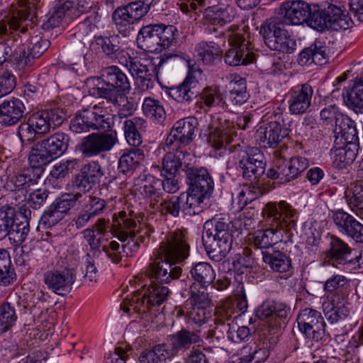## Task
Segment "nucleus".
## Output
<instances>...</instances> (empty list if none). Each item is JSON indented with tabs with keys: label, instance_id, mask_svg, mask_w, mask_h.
<instances>
[{
	"label": "nucleus",
	"instance_id": "1",
	"mask_svg": "<svg viewBox=\"0 0 363 363\" xmlns=\"http://www.w3.org/2000/svg\"><path fill=\"white\" fill-rule=\"evenodd\" d=\"M268 228L255 231L252 234V244L258 249L264 250L282 242L292 235L296 230L298 218L297 210L286 201L268 202L262 211Z\"/></svg>",
	"mask_w": 363,
	"mask_h": 363
},
{
	"label": "nucleus",
	"instance_id": "2",
	"mask_svg": "<svg viewBox=\"0 0 363 363\" xmlns=\"http://www.w3.org/2000/svg\"><path fill=\"white\" fill-rule=\"evenodd\" d=\"M40 0H18L9 14L0 21V60L2 62L9 60L17 52L18 34L13 30L25 33L28 27L32 28L37 21V11Z\"/></svg>",
	"mask_w": 363,
	"mask_h": 363
},
{
	"label": "nucleus",
	"instance_id": "3",
	"mask_svg": "<svg viewBox=\"0 0 363 363\" xmlns=\"http://www.w3.org/2000/svg\"><path fill=\"white\" fill-rule=\"evenodd\" d=\"M179 52L164 53L160 57H132L128 54L121 57L120 64L125 65L131 75L135 78L137 86L143 91H147L154 84L152 77H158L160 72L169 67L170 62L180 57Z\"/></svg>",
	"mask_w": 363,
	"mask_h": 363
},
{
	"label": "nucleus",
	"instance_id": "4",
	"mask_svg": "<svg viewBox=\"0 0 363 363\" xmlns=\"http://www.w3.org/2000/svg\"><path fill=\"white\" fill-rule=\"evenodd\" d=\"M203 243L208 257L218 262L232 248L233 235L230 223L225 218L215 216L203 224Z\"/></svg>",
	"mask_w": 363,
	"mask_h": 363
},
{
	"label": "nucleus",
	"instance_id": "5",
	"mask_svg": "<svg viewBox=\"0 0 363 363\" xmlns=\"http://www.w3.org/2000/svg\"><path fill=\"white\" fill-rule=\"evenodd\" d=\"M138 284L142 288L141 291H136L131 296L127 297L121 304V308L128 313L133 311L137 313H145L150 306H160L164 303L169 295V290L167 287L157 284H150L146 287L144 284L143 276L138 275L130 281Z\"/></svg>",
	"mask_w": 363,
	"mask_h": 363
},
{
	"label": "nucleus",
	"instance_id": "6",
	"mask_svg": "<svg viewBox=\"0 0 363 363\" xmlns=\"http://www.w3.org/2000/svg\"><path fill=\"white\" fill-rule=\"evenodd\" d=\"M65 118L64 111L59 108L34 112L26 122L18 125L17 135L23 143H30L37 135L46 134L52 128L60 125Z\"/></svg>",
	"mask_w": 363,
	"mask_h": 363
},
{
	"label": "nucleus",
	"instance_id": "7",
	"mask_svg": "<svg viewBox=\"0 0 363 363\" xmlns=\"http://www.w3.org/2000/svg\"><path fill=\"white\" fill-rule=\"evenodd\" d=\"M97 81L96 86L90 89V94L104 99L113 104H118V96L128 93L130 89L127 76L115 65L101 69Z\"/></svg>",
	"mask_w": 363,
	"mask_h": 363
},
{
	"label": "nucleus",
	"instance_id": "8",
	"mask_svg": "<svg viewBox=\"0 0 363 363\" xmlns=\"http://www.w3.org/2000/svg\"><path fill=\"white\" fill-rule=\"evenodd\" d=\"M113 125V114L102 102L79 111L71 120L69 128L75 133H82L91 130L106 131Z\"/></svg>",
	"mask_w": 363,
	"mask_h": 363
},
{
	"label": "nucleus",
	"instance_id": "9",
	"mask_svg": "<svg viewBox=\"0 0 363 363\" xmlns=\"http://www.w3.org/2000/svg\"><path fill=\"white\" fill-rule=\"evenodd\" d=\"M223 35L228 38L230 45V48L223 55L226 65L236 67L248 65L255 60V55L250 50V41L246 39L242 29L233 25Z\"/></svg>",
	"mask_w": 363,
	"mask_h": 363
},
{
	"label": "nucleus",
	"instance_id": "10",
	"mask_svg": "<svg viewBox=\"0 0 363 363\" xmlns=\"http://www.w3.org/2000/svg\"><path fill=\"white\" fill-rule=\"evenodd\" d=\"M156 251L169 261L178 264L183 263L189 257L190 253L187 231L177 229L168 232Z\"/></svg>",
	"mask_w": 363,
	"mask_h": 363
},
{
	"label": "nucleus",
	"instance_id": "11",
	"mask_svg": "<svg viewBox=\"0 0 363 363\" xmlns=\"http://www.w3.org/2000/svg\"><path fill=\"white\" fill-rule=\"evenodd\" d=\"M112 228L121 242L135 236V233L150 234L147 228L141 226L138 213L128 207L113 214Z\"/></svg>",
	"mask_w": 363,
	"mask_h": 363
},
{
	"label": "nucleus",
	"instance_id": "12",
	"mask_svg": "<svg viewBox=\"0 0 363 363\" xmlns=\"http://www.w3.org/2000/svg\"><path fill=\"white\" fill-rule=\"evenodd\" d=\"M286 114H276L275 121H271L260 125L255 133L257 142L264 147H277L286 138L291 129L284 123Z\"/></svg>",
	"mask_w": 363,
	"mask_h": 363
},
{
	"label": "nucleus",
	"instance_id": "13",
	"mask_svg": "<svg viewBox=\"0 0 363 363\" xmlns=\"http://www.w3.org/2000/svg\"><path fill=\"white\" fill-rule=\"evenodd\" d=\"M154 256L145 271V275L150 279L151 284L153 280L161 284H168L181 276L182 269L177 265L178 263L165 259L164 256L156 250Z\"/></svg>",
	"mask_w": 363,
	"mask_h": 363
},
{
	"label": "nucleus",
	"instance_id": "14",
	"mask_svg": "<svg viewBox=\"0 0 363 363\" xmlns=\"http://www.w3.org/2000/svg\"><path fill=\"white\" fill-rule=\"evenodd\" d=\"M281 23L270 22L261 26L260 33L266 45L271 50L285 53H292L296 48V41L291 38L286 30L281 27Z\"/></svg>",
	"mask_w": 363,
	"mask_h": 363
},
{
	"label": "nucleus",
	"instance_id": "15",
	"mask_svg": "<svg viewBox=\"0 0 363 363\" xmlns=\"http://www.w3.org/2000/svg\"><path fill=\"white\" fill-rule=\"evenodd\" d=\"M119 142L116 130L108 133H91L79 145V150L85 157H92L110 151Z\"/></svg>",
	"mask_w": 363,
	"mask_h": 363
},
{
	"label": "nucleus",
	"instance_id": "16",
	"mask_svg": "<svg viewBox=\"0 0 363 363\" xmlns=\"http://www.w3.org/2000/svg\"><path fill=\"white\" fill-rule=\"evenodd\" d=\"M197 124V120L194 117L176 121L167 137L166 146L172 150H186V146L193 141Z\"/></svg>",
	"mask_w": 363,
	"mask_h": 363
},
{
	"label": "nucleus",
	"instance_id": "17",
	"mask_svg": "<svg viewBox=\"0 0 363 363\" xmlns=\"http://www.w3.org/2000/svg\"><path fill=\"white\" fill-rule=\"evenodd\" d=\"M296 320L299 330L308 339L314 342L323 340L325 334V323L319 311L306 308L300 311Z\"/></svg>",
	"mask_w": 363,
	"mask_h": 363
},
{
	"label": "nucleus",
	"instance_id": "18",
	"mask_svg": "<svg viewBox=\"0 0 363 363\" xmlns=\"http://www.w3.org/2000/svg\"><path fill=\"white\" fill-rule=\"evenodd\" d=\"M265 167L264 156L258 148H250L238 162L242 177L255 184L264 174Z\"/></svg>",
	"mask_w": 363,
	"mask_h": 363
},
{
	"label": "nucleus",
	"instance_id": "19",
	"mask_svg": "<svg viewBox=\"0 0 363 363\" xmlns=\"http://www.w3.org/2000/svg\"><path fill=\"white\" fill-rule=\"evenodd\" d=\"M313 95V87L308 82L292 87L288 93L289 112L292 115H303L308 112Z\"/></svg>",
	"mask_w": 363,
	"mask_h": 363
},
{
	"label": "nucleus",
	"instance_id": "20",
	"mask_svg": "<svg viewBox=\"0 0 363 363\" xmlns=\"http://www.w3.org/2000/svg\"><path fill=\"white\" fill-rule=\"evenodd\" d=\"M75 279L72 269H53L45 272L43 279L48 289L57 295L65 296L72 291Z\"/></svg>",
	"mask_w": 363,
	"mask_h": 363
},
{
	"label": "nucleus",
	"instance_id": "21",
	"mask_svg": "<svg viewBox=\"0 0 363 363\" xmlns=\"http://www.w3.org/2000/svg\"><path fill=\"white\" fill-rule=\"evenodd\" d=\"M332 219L341 234L355 242L363 244V224L352 215L342 209H338L333 211Z\"/></svg>",
	"mask_w": 363,
	"mask_h": 363
},
{
	"label": "nucleus",
	"instance_id": "22",
	"mask_svg": "<svg viewBox=\"0 0 363 363\" xmlns=\"http://www.w3.org/2000/svg\"><path fill=\"white\" fill-rule=\"evenodd\" d=\"M189 70L184 80L178 86L169 89L168 94L173 99L179 103L190 102L196 96L199 86L198 75L201 72L199 69L191 66L189 62Z\"/></svg>",
	"mask_w": 363,
	"mask_h": 363
},
{
	"label": "nucleus",
	"instance_id": "23",
	"mask_svg": "<svg viewBox=\"0 0 363 363\" xmlns=\"http://www.w3.org/2000/svg\"><path fill=\"white\" fill-rule=\"evenodd\" d=\"M235 135L236 132L233 123L217 117L213 121L207 140L215 150H221L225 148Z\"/></svg>",
	"mask_w": 363,
	"mask_h": 363
},
{
	"label": "nucleus",
	"instance_id": "24",
	"mask_svg": "<svg viewBox=\"0 0 363 363\" xmlns=\"http://www.w3.org/2000/svg\"><path fill=\"white\" fill-rule=\"evenodd\" d=\"M310 13L311 6L302 0L286 1L279 8V15L286 25H301L306 22Z\"/></svg>",
	"mask_w": 363,
	"mask_h": 363
},
{
	"label": "nucleus",
	"instance_id": "25",
	"mask_svg": "<svg viewBox=\"0 0 363 363\" xmlns=\"http://www.w3.org/2000/svg\"><path fill=\"white\" fill-rule=\"evenodd\" d=\"M142 19L131 2L118 6L111 15V21L116 29L123 36H129L134 30L133 25Z\"/></svg>",
	"mask_w": 363,
	"mask_h": 363
},
{
	"label": "nucleus",
	"instance_id": "26",
	"mask_svg": "<svg viewBox=\"0 0 363 363\" xmlns=\"http://www.w3.org/2000/svg\"><path fill=\"white\" fill-rule=\"evenodd\" d=\"M162 180L150 174L144 175L137 179L135 186L139 194L149 203L150 208L157 204L163 197Z\"/></svg>",
	"mask_w": 363,
	"mask_h": 363
},
{
	"label": "nucleus",
	"instance_id": "27",
	"mask_svg": "<svg viewBox=\"0 0 363 363\" xmlns=\"http://www.w3.org/2000/svg\"><path fill=\"white\" fill-rule=\"evenodd\" d=\"M186 175L190 192H196L205 196L213 192L214 182L206 168H189L186 170Z\"/></svg>",
	"mask_w": 363,
	"mask_h": 363
},
{
	"label": "nucleus",
	"instance_id": "28",
	"mask_svg": "<svg viewBox=\"0 0 363 363\" xmlns=\"http://www.w3.org/2000/svg\"><path fill=\"white\" fill-rule=\"evenodd\" d=\"M26 110L23 102L18 98L10 97L0 103V124L10 127L17 124Z\"/></svg>",
	"mask_w": 363,
	"mask_h": 363
},
{
	"label": "nucleus",
	"instance_id": "29",
	"mask_svg": "<svg viewBox=\"0 0 363 363\" xmlns=\"http://www.w3.org/2000/svg\"><path fill=\"white\" fill-rule=\"evenodd\" d=\"M235 17V11L230 6L215 5L208 6L203 12V23L212 26L213 30L230 23Z\"/></svg>",
	"mask_w": 363,
	"mask_h": 363
},
{
	"label": "nucleus",
	"instance_id": "30",
	"mask_svg": "<svg viewBox=\"0 0 363 363\" xmlns=\"http://www.w3.org/2000/svg\"><path fill=\"white\" fill-rule=\"evenodd\" d=\"M262 261L274 272L279 273L281 277L287 278L293 273L291 259L289 256L279 250L269 252L262 251Z\"/></svg>",
	"mask_w": 363,
	"mask_h": 363
},
{
	"label": "nucleus",
	"instance_id": "31",
	"mask_svg": "<svg viewBox=\"0 0 363 363\" xmlns=\"http://www.w3.org/2000/svg\"><path fill=\"white\" fill-rule=\"evenodd\" d=\"M357 150V145H339L335 144L330 150L333 167L337 169H346L355 160Z\"/></svg>",
	"mask_w": 363,
	"mask_h": 363
},
{
	"label": "nucleus",
	"instance_id": "32",
	"mask_svg": "<svg viewBox=\"0 0 363 363\" xmlns=\"http://www.w3.org/2000/svg\"><path fill=\"white\" fill-rule=\"evenodd\" d=\"M335 132L337 134L334 143L336 145H357L359 140L357 130L352 121L347 116H345L335 125Z\"/></svg>",
	"mask_w": 363,
	"mask_h": 363
},
{
	"label": "nucleus",
	"instance_id": "33",
	"mask_svg": "<svg viewBox=\"0 0 363 363\" xmlns=\"http://www.w3.org/2000/svg\"><path fill=\"white\" fill-rule=\"evenodd\" d=\"M156 24L143 26L138 32L137 44L141 50L150 52H160Z\"/></svg>",
	"mask_w": 363,
	"mask_h": 363
},
{
	"label": "nucleus",
	"instance_id": "34",
	"mask_svg": "<svg viewBox=\"0 0 363 363\" xmlns=\"http://www.w3.org/2000/svg\"><path fill=\"white\" fill-rule=\"evenodd\" d=\"M145 160L144 151L140 148L125 150L119 158L118 169L124 174H132Z\"/></svg>",
	"mask_w": 363,
	"mask_h": 363
},
{
	"label": "nucleus",
	"instance_id": "35",
	"mask_svg": "<svg viewBox=\"0 0 363 363\" xmlns=\"http://www.w3.org/2000/svg\"><path fill=\"white\" fill-rule=\"evenodd\" d=\"M352 252L349 245L340 238L335 235L329 237L328 248L326 255L338 264H345Z\"/></svg>",
	"mask_w": 363,
	"mask_h": 363
},
{
	"label": "nucleus",
	"instance_id": "36",
	"mask_svg": "<svg viewBox=\"0 0 363 363\" xmlns=\"http://www.w3.org/2000/svg\"><path fill=\"white\" fill-rule=\"evenodd\" d=\"M50 41L43 38L40 35L32 36L28 47V53L23 51L20 55L18 61L24 66L30 65L32 60L39 57L50 46Z\"/></svg>",
	"mask_w": 363,
	"mask_h": 363
},
{
	"label": "nucleus",
	"instance_id": "37",
	"mask_svg": "<svg viewBox=\"0 0 363 363\" xmlns=\"http://www.w3.org/2000/svg\"><path fill=\"white\" fill-rule=\"evenodd\" d=\"M197 57L204 65H211L223 55L220 46L213 41H201L196 45Z\"/></svg>",
	"mask_w": 363,
	"mask_h": 363
},
{
	"label": "nucleus",
	"instance_id": "38",
	"mask_svg": "<svg viewBox=\"0 0 363 363\" xmlns=\"http://www.w3.org/2000/svg\"><path fill=\"white\" fill-rule=\"evenodd\" d=\"M342 97L345 104L355 112H363V81L355 80L352 87L342 91Z\"/></svg>",
	"mask_w": 363,
	"mask_h": 363
},
{
	"label": "nucleus",
	"instance_id": "39",
	"mask_svg": "<svg viewBox=\"0 0 363 363\" xmlns=\"http://www.w3.org/2000/svg\"><path fill=\"white\" fill-rule=\"evenodd\" d=\"M69 137L62 132H57L46 139L40 141V145L44 147L54 159L62 155L69 145Z\"/></svg>",
	"mask_w": 363,
	"mask_h": 363
},
{
	"label": "nucleus",
	"instance_id": "40",
	"mask_svg": "<svg viewBox=\"0 0 363 363\" xmlns=\"http://www.w3.org/2000/svg\"><path fill=\"white\" fill-rule=\"evenodd\" d=\"M33 184V179L30 176L24 174H19L9 177L6 182V186L8 190L18 194L15 197L16 201L20 203L23 201L28 191V189Z\"/></svg>",
	"mask_w": 363,
	"mask_h": 363
},
{
	"label": "nucleus",
	"instance_id": "41",
	"mask_svg": "<svg viewBox=\"0 0 363 363\" xmlns=\"http://www.w3.org/2000/svg\"><path fill=\"white\" fill-rule=\"evenodd\" d=\"M349 287V280L340 274L332 276L324 284V290L332 295L330 298L341 300L347 295Z\"/></svg>",
	"mask_w": 363,
	"mask_h": 363
},
{
	"label": "nucleus",
	"instance_id": "42",
	"mask_svg": "<svg viewBox=\"0 0 363 363\" xmlns=\"http://www.w3.org/2000/svg\"><path fill=\"white\" fill-rule=\"evenodd\" d=\"M343 300L329 298L323 303V310L326 318L331 323L345 319L349 315V311L343 305Z\"/></svg>",
	"mask_w": 363,
	"mask_h": 363
},
{
	"label": "nucleus",
	"instance_id": "43",
	"mask_svg": "<svg viewBox=\"0 0 363 363\" xmlns=\"http://www.w3.org/2000/svg\"><path fill=\"white\" fill-rule=\"evenodd\" d=\"M186 153H187L186 150H172L169 148L168 152L164 155L162 159L161 173L177 175L182 168V161Z\"/></svg>",
	"mask_w": 363,
	"mask_h": 363
},
{
	"label": "nucleus",
	"instance_id": "44",
	"mask_svg": "<svg viewBox=\"0 0 363 363\" xmlns=\"http://www.w3.org/2000/svg\"><path fill=\"white\" fill-rule=\"evenodd\" d=\"M250 97L245 79L236 75L229 83V100L236 106L245 104Z\"/></svg>",
	"mask_w": 363,
	"mask_h": 363
},
{
	"label": "nucleus",
	"instance_id": "45",
	"mask_svg": "<svg viewBox=\"0 0 363 363\" xmlns=\"http://www.w3.org/2000/svg\"><path fill=\"white\" fill-rule=\"evenodd\" d=\"M200 99L203 106L208 108L215 106L225 108L228 106L220 87L217 85L205 87L200 93Z\"/></svg>",
	"mask_w": 363,
	"mask_h": 363
},
{
	"label": "nucleus",
	"instance_id": "46",
	"mask_svg": "<svg viewBox=\"0 0 363 363\" xmlns=\"http://www.w3.org/2000/svg\"><path fill=\"white\" fill-rule=\"evenodd\" d=\"M189 273L191 277L203 286H208L216 278V272L212 266L206 262L194 264Z\"/></svg>",
	"mask_w": 363,
	"mask_h": 363
},
{
	"label": "nucleus",
	"instance_id": "47",
	"mask_svg": "<svg viewBox=\"0 0 363 363\" xmlns=\"http://www.w3.org/2000/svg\"><path fill=\"white\" fill-rule=\"evenodd\" d=\"M289 310L284 303L267 300L257 308L256 316L262 320H264L274 315L284 318L287 316Z\"/></svg>",
	"mask_w": 363,
	"mask_h": 363
},
{
	"label": "nucleus",
	"instance_id": "48",
	"mask_svg": "<svg viewBox=\"0 0 363 363\" xmlns=\"http://www.w3.org/2000/svg\"><path fill=\"white\" fill-rule=\"evenodd\" d=\"M182 199L181 194L179 196L162 198L157 204V206L153 208V210L158 211L164 216L179 217L181 210H182Z\"/></svg>",
	"mask_w": 363,
	"mask_h": 363
},
{
	"label": "nucleus",
	"instance_id": "49",
	"mask_svg": "<svg viewBox=\"0 0 363 363\" xmlns=\"http://www.w3.org/2000/svg\"><path fill=\"white\" fill-rule=\"evenodd\" d=\"M182 199V211L188 216H194L203 211V207L202 206L205 196L196 194V192L181 193Z\"/></svg>",
	"mask_w": 363,
	"mask_h": 363
},
{
	"label": "nucleus",
	"instance_id": "50",
	"mask_svg": "<svg viewBox=\"0 0 363 363\" xmlns=\"http://www.w3.org/2000/svg\"><path fill=\"white\" fill-rule=\"evenodd\" d=\"M201 340V335L183 329L170 337V345L175 350V353L182 349H187L191 344L197 343Z\"/></svg>",
	"mask_w": 363,
	"mask_h": 363
},
{
	"label": "nucleus",
	"instance_id": "51",
	"mask_svg": "<svg viewBox=\"0 0 363 363\" xmlns=\"http://www.w3.org/2000/svg\"><path fill=\"white\" fill-rule=\"evenodd\" d=\"M347 203L360 218L363 216V184H356L346 191Z\"/></svg>",
	"mask_w": 363,
	"mask_h": 363
},
{
	"label": "nucleus",
	"instance_id": "52",
	"mask_svg": "<svg viewBox=\"0 0 363 363\" xmlns=\"http://www.w3.org/2000/svg\"><path fill=\"white\" fill-rule=\"evenodd\" d=\"M142 110L146 117L160 123L166 116V113L161 102L158 100L146 97L143 103Z\"/></svg>",
	"mask_w": 363,
	"mask_h": 363
},
{
	"label": "nucleus",
	"instance_id": "53",
	"mask_svg": "<svg viewBox=\"0 0 363 363\" xmlns=\"http://www.w3.org/2000/svg\"><path fill=\"white\" fill-rule=\"evenodd\" d=\"M114 40L108 37L99 36L95 39L96 44L101 49L102 52L111 58H116L120 63L121 57H126L128 52L120 49V46L114 43Z\"/></svg>",
	"mask_w": 363,
	"mask_h": 363
},
{
	"label": "nucleus",
	"instance_id": "54",
	"mask_svg": "<svg viewBox=\"0 0 363 363\" xmlns=\"http://www.w3.org/2000/svg\"><path fill=\"white\" fill-rule=\"evenodd\" d=\"M158 38L160 40V52L169 48L177 42L178 36L177 28L172 25L156 24Z\"/></svg>",
	"mask_w": 363,
	"mask_h": 363
},
{
	"label": "nucleus",
	"instance_id": "55",
	"mask_svg": "<svg viewBox=\"0 0 363 363\" xmlns=\"http://www.w3.org/2000/svg\"><path fill=\"white\" fill-rule=\"evenodd\" d=\"M241 357L239 358V363H259L264 362L269 357V351L263 348L245 346L240 351Z\"/></svg>",
	"mask_w": 363,
	"mask_h": 363
},
{
	"label": "nucleus",
	"instance_id": "56",
	"mask_svg": "<svg viewBox=\"0 0 363 363\" xmlns=\"http://www.w3.org/2000/svg\"><path fill=\"white\" fill-rule=\"evenodd\" d=\"M54 157L40 145V142L32 148L28 155L30 165L33 168H39L51 162Z\"/></svg>",
	"mask_w": 363,
	"mask_h": 363
},
{
	"label": "nucleus",
	"instance_id": "57",
	"mask_svg": "<svg viewBox=\"0 0 363 363\" xmlns=\"http://www.w3.org/2000/svg\"><path fill=\"white\" fill-rule=\"evenodd\" d=\"M79 203L83 204V208L94 218L101 214L106 206V202L99 197L82 194Z\"/></svg>",
	"mask_w": 363,
	"mask_h": 363
},
{
	"label": "nucleus",
	"instance_id": "58",
	"mask_svg": "<svg viewBox=\"0 0 363 363\" xmlns=\"http://www.w3.org/2000/svg\"><path fill=\"white\" fill-rule=\"evenodd\" d=\"M188 301L191 307L207 308L211 304V299L206 291V286H201L197 289V286L195 284L190 286V297Z\"/></svg>",
	"mask_w": 363,
	"mask_h": 363
},
{
	"label": "nucleus",
	"instance_id": "59",
	"mask_svg": "<svg viewBox=\"0 0 363 363\" xmlns=\"http://www.w3.org/2000/svg\"><path fill=\"white\" fill-rule=\"evenodd\" d=\"M229 340L239 343L247 340L250 337V329L246 326H239L233 320L229 325H225L224 328Z\"/></svg>",
	"mask_w": 363,
	"mask_h": 363
},
{
	"label": "nucleus",
	"instance_id": "60",
	"mask_svg": "<svg viewBox=\"0 0 363 363\" xmlns=\"http://www.w3.org/2000/svg\"><path fill=\"white\" fill-rule=\"evenodd\" d=\"M14 208L8 206L0 208V240L9 235L14 223Z\"/></svg>",
	"mask_w": 363,
	"mask_h": 363
},
{
	"label": "nucleus",
	"instance_id": "61",
	"mask_svg": "<svg viewBox=\"0 0 363 363\" xmlns=\"http://www.w3.org/2000/svg\"><path fill=\"white\" fill-rule=\"evenodd\" d=\"M13 270L9 252L0 249V283L6 285L13 279Z\"/></svg>",
	"mask_w": 363,
	"mask_h": 363
},
{
	"label": "nucleus",
	"instance_id": "62",
	"mask_svg": "<svg viewBox=\"0 0 363 363\" xmlns=\"http://www.w3.org/2000/svg\"><path fill=\"white\" fill-rule=\"evenodd\" d=\"M16 320L14 306L9 302L2 303L0 306V327L7 331L15 324Z\"/></svg>",
	"mask_w": 363,
	"mask_h": 363
},
{
	"label": "nucleus",
	"instance_id": "63",
	"mask_svg": "<svg viewBox=\"0 0 363 363\" xmlns=\"http://www.w3.org/2000/svg\"><path fill=\"white\" fill-rule=\"evenodd\" d=\"M327 9L323 10L311 11L306 23L308 26L318 31H323L329 28Z\"/></svg>",
	"mask_w": 363,
	"mask_h": 363
},
{
	"label": "nucleus",
	"instance_id": "64",
	"mask_svg": "<svg viewBox=\"0 0 363 363\" xmlns=\"http://www.w3.org/2000/svg\"><path fill=\"white\" fill-rule=\"evenodd\" d=\"M186 317L189 324L201 327L209 321L211 315L207 308L194 306L187 312Z\"/></svg>",
	"mask_w": 363,
	"mask_h": 363
}]
</instances>
